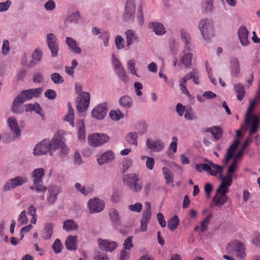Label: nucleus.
Instances as JSON below:
<instances>
[{"label":"nucleus","instance_id":"obj_21","mask_svg":"<svg viewBox=\"0 0 260 260\" xmlns=\"http://www.w3.org/2000/svg\"><path fill=\"white\" fill-rule=\"evenodd\" d=\"M238 35L240 43L243 46H246L249 44V31L245 26H242L239 27Z\"/></svg>","mask_w":260,"mask_h":260},{"label":"nucleus","instance_id":"obj_35","mask_svg":"<svg viewBox=\"0 0 260 260\" xmlns=\"http://www.w3.org/2000/svg\"><path fill=\"white\" fill-rule=\"evenodd\" d=\"M234 90L237 94V99L239 101H242L245 94L246 91L240 83H237L234 86Z\"/></svg>","mask_w":260,"mask_h":260},{"label":"nucleus","instance_id":"obj_44","mask_svg":"<svg viewBox=\"0 0 260 260\" xmlns=\"http://www.w3.org/2000/svg\"><path fill=\"white\" fill-rule=\"evenodd\" d=\"M179 224V219L177 216H174L168 221V226L170 230L173 231L178 226Z\"/></svg>","mask_w":260,"mask_h":260},{"label":"nucleus","instance_id":"obj_38","mask_svg":"<svg viewBox=\"0 0 260 260\" xmlns=\"http://www.w3.org/2000/svg\"><path fill=\"white\" fill-rule=\"evenodd\" d=\"M120 105L124 108H130L133 105V100L127 95L122 96L119 100Z\"/></svg>","mask_w":260,"mask_h":260},{"label":"nucleus","instance_id":"obj_36","mask_svg":"<svg viewBox=\"0 0 260 260\" xmlns=\"http://www.w3.org/2000/svg\"><path fill=\"white\" fill-rule=\"evenodd\" d=\"M42 56V52L38 49H36L31 55L32 60L28 66L29 67L34 66L38 62L41 60Z\"/></svg>","mask_w":260,"mask_h":260},{"label":"nucleus","instance_id":"obj_29","mask_svg":"<svg viewBox=\"0 0 260 260\" xmlns=\"http://www.w3.org/2000/svg\"><path fill=\"white\" fill-rule=\"evenodd\" d=\"M149 26L152 28L155 34L158 36L163 35L166 32L164 25L159 22H155L150 23Z\"/></svg>","mask_w":260,"mask_h":260},{"label":"nucleus","instance_id":"obj_56","mask_svg":"<svg viewBox=\"0 0 260 260\" xmlns=\"http://www.w3.org/2000/svg\"><path fill=\"white\" fill-rule=\"evenodd\" d=\"M62 245L59 239H56L52 245V249L56 253L61 252Z\"/></svg>","mask_w":260,"mask_h":260},{"label":"nucleus","instance_id":"obj_40","mask_svg":"<svg viewBox=\"0 0 260 260\" xmlns=\"http://www.w3.org/2000/svg\"><path fill=\"white\" fill-rule=\"evenodd\" d=\"M80 16L79 12L73 13L69 15L65 20V23L67 26L72 24H76L78 22Z\"/></svg>","mask_w":260,"mask_h":260},{"label":"nucleus","instance_id":"obj_33","mask_svg":"<svg viewBox=\"0 0 260 260\" xmlns=\"http://www.w3.org/2000/svg\"><path fill=\"white\" fill-rule=\"evenodd\" d=\"M112 62L114 69L117 73L118 74H123L124 73V69L122 63L114 55L112 56Z\"/></svg>","mask_w":260,"mask_h":260},{"label":"nucleus","instance_id":"obj_2","mask_svg":"<svg viewBox=\"0 0 260 260\" xmlns=\"http://www.w3.org/2000/svg\"><path fill=\"white\" fill-rule=\"evenodd\" d=\"M42 89L38 88L22 91L14 100L12 111L15 113L20 112L19 108L21 104L33 97H38L41 93Z\"/></svg>","mask_w":260,"mask_h":260},{"label":"nucleus","instance_id":"obj_13","mask_svg":"<svg viewBox=\"0 0 260 260\" xmlns=\"http://www.w3.org/2000/svg\"><path fill=\"white\" fill-rule=\"evenodd\" d=\"M88 206L90 213H98L102 211L105 207L104 202L98 199H91L88 203Z\"/></svg>","mask_w":260,"mask_h":260},{"label":"nucleus","instance_id":"obj_50","mask_svg":"<svg viewBox=\"0 0 260 260\" xmlns=\"http://www.w3.org/2000/svg\"><path fill=\"white\" fill-rule=\"evenodd\" d=\"M135 65L136 61L134 59H130L127 61V67L129 72L133 75H137Z\"/></svg>","mask_w":260,"mask_h":260},{"label":"nucleus","instance_id":"obj_16","mask_svg":"<svg viewBox=\"0 0 260 260\" xmlns=\"http://www.w3.org/2000/svg\"><path fill=\"white\" fill-rule=\"evenodd\" d=\"M26 182L24 177H17L9 180L4 186V190L8 191L14 189L17 186L22 185Z\"/></svg>","mask_w":260,"mask_h":260},{"label":"nucleus","instance_id":"obj_51","mask_svg":"<svg viewBox=\"0 0 260 260\" xmlns=\"http://www.w3.org/2000/svg\"><path fill=\"white\" fill-rule=\"evenodd\" d=\"M109 116L114 120H119L123 118L122 113L119 110L111 111L109 113Z\"/></svg>","mask_w":260,"mask_h":260},{"label":"nucleus","instance_id":"obj_9","mask_svg":"<svg viewBox=\"0 0 260 260\" xmlns=\"http://www.w3.org/2000/svg\"><path fill=\"white\" fill-rule=\"evenodd\" d=\"M55 137L50 142L47 140H43L39 144H38L34 149V154L35 155H43L49 151L54 150Z\"/></svg>","mask_w":260,"mask_h":260},{"label":"nucleus","instance_id":"obj_39","mask_svg":"<svg viewBox=\"0 0 260 260\" xmlns=\"http://www.w3.org/2000/svg\"><path fill=\"white\" fill-rule=\"evenodd\" d=\"M162 172L167 184L174 182V174L167 167L162 168Z\"/></svg>","mask_w":260,"mask_h":260},{"label":"nucleus","instance_id":"obj_63","mask_svg":"<svg viewBox=\"0 0 260 260\" xmlns=\"http://www.w3.org/2000/svg\"><path fill=\"white\" fill-rule=\"evenodd\" d=\"M55 4L53 1L49 0L45 5V8L47 11H52L54 9Z\"/></svg>","mask_w":260,"mask_h":260},{"label":"nucleus","instance_id":"obj_17","mask_svg":"<svg viewBox=\"0 0 260 260\" xmlns=\"http://www.w3.org/2000/svg\"><path fill=\"white\" fill-rule=\"evenodd\" d=\"M54 143H55V144L54 146V150L55 149H59L60 151L59 155L61 157H65L68 154L69 149L65 145L62 137L59 138V136H58V138L55 137Z\"/></svg>","mask_w":260,"mask_h":260},{"label":"nucleus","instance_id":"obj_42","mask_svg":"<svg viewBox=\"0 0 260 260\" xmlns=\"http://www.w3.org/2000/svg\"><path fill=\"white\" fill-rule=\"evenodd\" d=\"M110 219L116 225H118L120 224V218L118 212L114 209H112L109 212Z\"/></svg>","mask_w":260,"mask_h":260},{"label":"nucleus","instance_id":"obj_1","mask_svg":"<svg viewBox=\"0 0 260 260\" xmlns=\"http://www.w3.org/2000/svg\"><path fill=\"white\" fill-rule=\"evenodd\" d=\"M260 101V83L258 90L255 94L254 99L250 102L247 109L246 114V124L250 126L249 133L253 135L257 132L259 128V119L255 115H251V113L255 107L256 103Z\"/></svg>","mask_w":260,"mask_h":260},{"label":"nucleus","instance_id":"obj_8","mask_svg":"<svg viewBox=\"0 0 260 260\" xmlns=\"http://www.w3.org/2000/svg\"><path fill=\"white\" fill-rule=\"evenodd\" d=\"M240 144V141L239 140H235L233 144L228 148L227 151V154L224 160V162L225 165H227L229 161L233 157V161H235L237 162L239 159L241 158L243 154L244 150L240 149L238 152L234 156V153L237 148V147Z\"/></svg>","mask_w":260,"mask_h":260},{"label":"nucleus","instance_id":"obj_58","mask_svg":"<svg viewBox=\"0 0 260 260\" xmlns=\"http://www.w3.org/2000/svg\"><path fill=\"white\" fill-rule=\"evenodd\" d=\"M128 209L133 211L136 212H140L142 209V205L141 203H136L134 205H130L128 207Z\"/></svg>","mask_w":260,"mask_h":260},{"label":"nucleus","instance_id":"obj_12","mask_svg":"<svg viewBox=\"0 0 260 260\" xmlns=\"http://www.w3.org/2000/svg\"><path fill=\"white\" fill-rule=\"evenodd\" d=\"M90 101V94L88 92H83L80 94L76 100L77 108L79 111L83 112L88 107Z\"/></svg>","mask_w":260,"mask_h":260},{"label":"nucleus","instance_id":"obj_37","mask_svg":"<svg viewBox=\"0 0 260 260\" xmlns=\"http://www.w3.org/2000/svg\"><path fill=\"white\" fill-rule=\"evenodd\" d=\"M68 112L67 114L64 117V120L68 121L70 124L73 126H74V109L71 106V103H68Z\"/></svg>","mask_w":260,"mask_h":260},{"label":"nucleus","instance_id":"obj_32","mask_svg":"<svg viewBox=\"0 0 260 260\" xmlns=\"http://www.w3.org/2000/svg\"><path fill=\"white\" fill-rule=\"evenodd\" d=\"M151 217V212H143L142 218L141 220V231L145 232L147 229V224Z\"/></svg>","mask_w":260,"mask_h":260},{"label":"nucleus","instance_id":"obj_4","mask_svg":"<svg viewBox=\"0 0 260 260\" xmlns=\"http://www.w3.org/2000/svg\"><path fill=\"white\" fill-rule=\"evenodd\" d=\"M45 172L43 169L39 168L35 169L32 173L33 184L30 186V188L38 193H44L47 188L43 184L42 178L44 176Z\"/></svg>","mask_w":260,"mask_h":260},{"label":"nucleus","instance_id":"obj_28","mask_svg":"<svg viewBox=\"0 0 260 260\" xmlns=\"http://www.w3.org/2000/svg\"><path fill=\"white\" fill-rule=\"evenodd\" d=\"M77 236H69L67 238L65 245L66 248L69 250H75L77 249Z\"/></svg>","mask_w":260,"mask_h":260},{"label":"nucleus","instance_id":"obj_41","mask_svg":"<svg viewBox=\"0 0 260 260\" xmlns=\"http://www.w3.org/2000/svg\"><path fill=\"white\" fill-rule=\"evenodd\" d=\"M78 228L76 222L72 219H68L63 222V228L66 231L76 230Z\"/></svg>","mask_w":260,"mask_h":260},{"label":"nucleus","instance_id":"obj_7","mask_svg":"<svg viewBox=\"0 0 260 260\" xmlns=\"http://www.w3.org/2000/svg\"><path fill=\"white\" fill-rule=\"evenodd\" d=\"M198 27L205 40L209 39L214 36L213 23L211 20L202 19L199 22Z\"/></svg>","mask_w":260,"mask_h":260},{"label":"nucleus","instance_id":"obj_14","mask_svg":"<svg viewBox=\"0 0 260 260\" xmlns=\"http://www.w3.org/2000/svg\"><path fill=\"white\" fill-rule=\"evenodd\" d=\"M237 167V162L235 161H233L232 163L228 167L226 176H223L222 175H221V182H224L228 185H231L233 183V173L236 171Z\"/></svg>","mask_w":260,"mask_h":260},{"label":"nucleus","instance_id":"obj_26","mask_svg":"<svg viewBox=\"0 0 260 260\" xmlns=\"http://www.w3.org/2000/svg\"><path fill=\"white\" fill-rule=\"evenodd\" d=\"M60 192V188L58 186H51L49 190V197L47 199L48 203L50 204H54L57 199V196Z\"/></svg>","mask_w":260,"mask_h":260},{"label":"nucleus","instance_id":"obj_45","mask_svg":"<svg viewBox=\"0 0 260 260\" xmlns=\"http://www.w3.org/2000/svg\"><path fill=\"white\" fill-rule=\"evenodd\" d=\"M181 38L183 42L185 44L184 47H190L189 44L191 42V37L190 35L188 33V32L184 29H182L181 31Z\"/></svg>","mask_w":260,"mask_h":260},{"label":"nucleus","instance_id":"obj_48","mask_svg":"<svg viewBox=\"0 0 260 260\" xmlns=\"http://www.w3.org/2000/svg\"><path fill=\"white\" fill-rule=\"evenodd\" d=\"M78 127V138L81 141L84 140L85 138V126L83 121H80L77 124Z\"/></svg>","mask_w":260,"mask_h":260},{"label":"nucleus","instance_id":"obj_53","mask_svg":"<svg viewBox=\"0 0 260 260\" xmlns=\"http://www.w3.org/2000/svg\"><path fill=\"white\" fill-rule=\"evenodd\" d=\"M212 214L207 216L201 223V231L204 232L206 231L208 224L211 220Z\"/></svg>","mask_w":260,"mask_h":260},{"label":"nucleus","instance_id":"obj_52","mask_svg":"<svg viewBox=\"0 0 260 260\" xmlns=\"http://www.w3.org/2000/svg\"><path fill=\"white\" fill-rule=\"evenodd\" d=\"M212 134L216 140H218L222 137V130L219 127L214 126Z\"/></svg>","mask_w":260,"mask_h":260},{"label":"nucleus","instance_id":"obj_27","mask_svg":"<svg viewBox=\"0 0 260 260\" xmlns=\"http://www.w3.org/2000/svg\"><path fill=\"white\" fill-rule=\"evenodd\" d=\"M126 44L128 47L135 42H138L139 39L135 30L128 29L125 32Z\"/></svg>","mask_w":260,"mask_h":260},{"label":"nucleus","instance_id":"obj_34","mask_svg":"<svg viewBox=\"0 0 260 260\" xmlns=\"http://www.w3.org/2000/svg\"><path fill=\"white\" fill-rule=\"evenodd\" d=\"M182 81H187L188 80L197 81L199 80V75L198 70L193 69L182 78Z\"/></svg>","mask_w":260,"mask_h":260},{"label":"nucleus","instance_id":"obj_49","mask_svg":"<svg viewBox=\"0 0 260 260\" xmlns=\"http://www.w3.org/2000/svg\"><path fill=\"white\" fill-rule=\"evenodd\" d=\"M26 111H35L37 113L39 114L41 111V107L37 103L29 104L25 106Z\"/></svg>","mask_w":260,"mask_h":260},{"label":"nucleus","instance_id":"obj_5","mask_svg":"<svg viewBox=\"0 0 260 260\" xmlns=\"http://www.w3.org/2000/svg\"><path fill=\"white\" fill-rule=\"evenodd\" d=\"M245 246L240 241L233 240L226 245L225 250L229 254H235L239 259H243L246 255Z\"/></svg>","mask_w":260,"mask_h":260},{"label":"nucleus","instance_id":"obj_15","mask_svg":"<svg viewBox=\"0 0 260 260\" xmlns=\"http://www.w3.org/2000/svg\"><path fill=\"white\" fill-rule=\"evenodd\" d=\"M57 38L56 36L52 33H50L47 35V45L51 52L53 57H56L58 54V45L56 43Z\"/></svg>","mask_w":260,"mask_h":260},{"label":"nucleus","instance_id":"obj_62","mask_svg":"<svg viewBox=\"0 0 260 260\" xmlns=\"http://www.w3.org/2000/svg\"><path fill=\"white\" fill-rule=\"evenodd\" d=\"M11 2L10 1H7L5 2L0 3V11L3 12L7 11L10 7Z\"/></svg>","mask_w":260,"mask_h":260},{"label":"nucleus","instance_id":"obj_30","mask_svg":"<svg viewBox=\"0 0 260 260\" xmlns=\"http://www.w3.org/2000/svg\"><path fill=\"white\" fill-rule=\"evenodd\" d=\"M54 225L51 223H47L45 224L44 229L42 231V238L45 240L51 238L53 233Z\"/></svg>","mask_w":260,"mask_h":260},{"label":"nucleus","instance_id":"obj_60","mask_svg":"<svg viewBox=\"0 0 260 260\" xmlns=\"http://www.w3.org/2000/svg\"><path fill=\"white\" fill-rule=\"evenodd\" d=\"M18 221L20 222L21 225L27 223L28 219L26 217V212L25 211H22L20 213L18 219Z\"/></svg>","mask_w":260,"mask_h":260},{"label":"nucleus","instance_id":"obj_25","mask_svg":"<svg viewBox=\"0 0 260 260\" xmlns=\"http://www.w3.org/2000/svg\"><path fill=\"white\" fill-rule=\"evenodd\" d=\"M230 63L231 75L233 77L238 76L240 71V68L238 59L237 58H232L231 59Z\"/></svg>","mask_w":260,"mask_h":260},{"label":"nucleus","instance_id":"obj_18","mask_svg":"<svg viewBox=\"0 0 260 260\" xmlns=\"http://www.w3.org/2000/svg\"><path fill=\"white\" fill-rule=\"evenodd\" d=\"M98 243L99 248L101 250L106 251H112L117 246V243L116 242L109 240L99 239Z\"/></svg>","mask_w":260,"mask_h":260},{"label":"nucleus","instance_id":"obj_47","mask_svg":"<svg viewBox=\"0 0 260 260\" xmlns=\"http://www.w3.org/2000/svg\"><path fill=\"white\" fill-rule=\"evenodd\" d=\"M75 186L77 190H78L84 195H87L88 193L91 192L93 190V188L92 187H85V186H82L79 183H76Z\"/></svg>","mask_w":260,"mask_h":260},{"label":"nucleus","instance_id":"obj_61","mask_svg":"<svg viewBox=\"0 0 260 260\" xmlns=\"http://www.w3.org/2000/svg\"><path fill=\"white\" fill-rule=\"evenodd\" d=\"M157 218L159 223L162 228L166 226V222L164 218V216L161 213H158L157 214Z\"/></svg>","mask_w":260,"mask_h":260},{"label":"nucleus","instance_id":"obj_20","mask_svg":"<svg viewBox=\"0 0 260 260\" xmlns=\"http://www.w3.org/2000/svg\"><path fill=\"white\" fill-rule=\"evenodd\" d=\"M107 112V106L105 104H102L96 106L92 111V116L97 119H103L106 115Z\"/></svg>","mask_w":260,"mask_h":260},{"label":"nucleus","instance_id":"obj_24","mask_svg":"<svg viewBox=\"0 0 260 260\" xmlns=\"http://www.w3.org/2000/svg\"><path fill=\"white\" fill-rule=\"evenodd\" d=\"M146 145L149 149L154 151H160L164 148L163 143L160 140L153 141L148 139L147 140Z\"/></svg>","mask_w":260,"mask_h":260},{"label":"nucleus","instance_id":"obj_10","mask_svg":"<svg viewBox=\"0 0 260 260\" xmlns=\"http://www.w3.org/2000/svg\"><path fill=\"white\" fill-rule=\"evenodd\" d=\"M110 137L104 133H94L89 135L88 141L89 145L93 147H98L108 143Z\"/></svg>","mask_w":260,"mask_h":260},{"label":"nucleus","instance_id":"obj_3","mask_svg":"<svg viewBox=\"0 0 260 260\" xmlns=\"http://www.w3.org/2000/svg\"><path fill=\"white\" fill-rule=\"evenodd\" d=\"M122 181L124 185L134 192H139L142 189V183L140 180L139 176L136 173L124 175Z\"/></svg>","mask_w":260,"mask_h":260},{"label":"nucleus","instance_id":"obj_59","mask_svg":"<svg viewBox=\"0 0 260 260\" xmlns=\"http://www.w3.org/2000/svg\"><path fill=\"white\" fill-rule=\"evenodd\" d=\"M115 44L117 49H122L124 47L123 39L120 36H117L115 38Z\"/></svg>","mask_w":260,"mask_h":260},{"label":"nucleus","instance_id":"obj_54","mask_svg":"<svg viewBox=\"0 0 260 260\" xmlns=\"http://www.w3.org/2000/svg\"><path fill=\"white\" fill-rule=\"evenodd\" d=\"M137 138H138V135L137 133H131L128 134V135L127 136V140L129 143L137 145Z\"/></svg>","mask_w":260,"mask_h":260},{"label":"nucleus","instance_id":"obj_46","mask_svg":"<svg viewBox=\"0 0 260 260\" xmlns=\"http://www.w3.org/2000/svg\"><path fill=\"white\" fill-rule=\"evenodd\" d=\"M214 0H202V7L205 12H212L213 10Z\"/></svg>","mask_w":260,"mask_h":260},{"label":"nucleus","instance_id":"obj_55","mask_svg":"<svg viewBox=\"0 0 260 260\" xmlns=\"http://www.w3.org/2000/svg\"><path fill=\"white\" fill-rule=\"evenodd\" d=\"M133 238L130 236L125 240V241L123 244V247L124 249L129 250L133 247V244L132 242Z\"/></svg>","mask_w":260,"mask_h":260},{"label":"nucleus","instance_id":"obj_11","mask_svg":"<svg viewBox=\"0 0 260 260\" xmlns=\"http://www.w3.org/2000/svg\"><path fill=\"white\" fill-rule=\"evenodd\" d=\"M136 11V5L133 0L127 1L124 12L122 15V19L125 21H133Z\"/></svg>","mask_w":260,"mask_h":260},{"label":"nucleus","instance_id":"obj_6","mask_svg":"<svg viewBox=\"0 0 260 260\" xmlns=\"http://www.w3.org/2000/svg\"><path fill=\"white\" fill-rule=\"evenodd\" d=\"M230 186L224 182H221L219 185L216 190V195L213 198V201L217 207H220L226 203L228 198L226 194Z\"/></svg>","mask_w":260,"mask_h":260},{"label":"nucleus","instance_id":"obj_64","mask_svg":"<svg viewBox=\"0 0 260 260\" xmlns=\"http://www.w3.org/2000/svg\"><path fill=\"white\" fill-rule=\"evenodd\" d=\"M10 50L9 48V43L8 41L4 40L3 41V47H2V52L4 55L7 54Z\"/></svg>","mask_w":260,"mask_h":260},{"label":"nucleus","instance_id":"obj_23","mask_svg":"<svg viewBox=\"0 0 260 260\" xmlns=\"http://www.w3.org/2000/svg\"><path fill=\"white\" fill-rule=\"evenodd\" d=\"M7 121L12 133L15 135V137L17 138L20 136L21 131L16 119L14 117H11L8 118Z\"/></svg>","mask_w":260,"mask_h":260},{"label":"nucleus","instance_id":"obj_57","mask_svg":"<svg viewBox=\"0 0 260 260\" xmlns=\"http://www.w3.org/2000/svg\"><path fill=\"white\" fill-rule=\"evenodd\" d=\"M145 158H147L146 165L147 168L150 170H152L153 168V166L154 165V160L153 158L150 157L149 156H143L142 157V159H144Z\"/></svg>","mask_w":260,"mask_h":260},{"label":"nucleus","instance_id":"obj_43","mask_svg":"<svg viewBox=\"0 0 260 260\" xmlns=\"http://www.w3.org/2000/svg\"><path fill=\"white\" fill-rule=\"evenodd\" d=\"M211 165L212 166V168L210 174L211 176H215L217 174H219L220 178L221 179V175H222L223 167L213 162H211Z\"/></svg>","mask_w":260,"mask_h":260},{"label":"nucleus","instance_id":"obj_22","mask_svg":"<svg viewBox=\"0 0 260 260\" xmlns=\"http://www.w3.org/2000/svg\"><path fill=\"white\" fill-rule=\"evenodd\" d=\"M190 51V48L188 47H184L183 51V55L181 58V61L185 68H189L191 65L193 54L189 52Z\"/></svg>","mask_w":260,"mask_h":260},{"label":"nucleus","instance_id":"obj_31","mask_svg":"<svg viewBox=\"0 0 260 260\" xmlns=\"http://www.w3.org/2000/svg\"><path fill=\"white\" fill-rule=\"evenodd\" d=\"M66 42L71 51L76 54H80L81 52V49L77 46L76 41L73 39L67 37Z\"/></svg>","mask_w":260,"mask_h":260},{"label":"nucleus","instance_id":"obj_19","mask_svg":"<svg viewBox=\"0 0 260 260\" xmlns=\"http://www.w3.org/2000/svg\"><path fill=\"white\" fill-rule=\"evenodd\" d=\"M115 159V154L112 150H107L102 153L97 158V161L99 165L109 164Z\"/></svg>","mask_w":260,"mask_h":260}]
</instances>
